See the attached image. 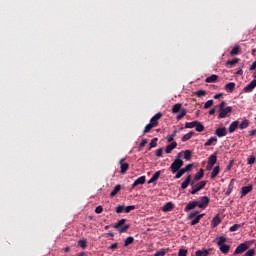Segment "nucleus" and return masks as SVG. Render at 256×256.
<instances>
[{
    "label": "nucleus",
    "mask_w": 256,
    "mask_h": 256,
    "mask_svg": "<svg viewBox=\"0 0 256 256\" xmlns=\"http://www.w3.org/2000/svg\"><path fill=\"white\" fill-rule=\"evenodd\" d=\"M226 105H227V102L225 101H222L218 105V109H219L218 119H225V117H227V115H229V113L233 111V108L231 106L225 107Z\"/></svg>",
    "instance_id": "nucleus-1"
},
{
    "label": "nucleus",
    "mask_w": 256,
    "mask_h": 256,
    "mask_svg": "<svg viewBox=\"0 0 256 256\" xmlns=\"http://www.w3.org/2000/svg\"><path fill=\"white\" fill-rule=\"evenodd\" d=\"M183 167V161L181 160V153L177 155V158L174 160V162L171 164L170 169L172 173H177L179 169Z\"/></svg>",
    "instance_id": "nucleus-2"
},
{
    "label": "nucleus",
    "mask_w": 256,
    "mask_h": 256,
    "mask_svg": "<svg viewBox=\"0 0 256 256\" xmlns=\"http://www.w3.org/2000/svg\"><path fill=\"white\" fill-rule=\"evenodd\" d=\"M126 222V219H121L114 225V229H118L119 233H125V231L131 227L129 224H125Z\"/></svg>",
    "instance_id": "nucleus-3"
},
{
    "label": "nucleus",
    "mask_w": 256,
    "mask_h": 256,
    "mask_svg": "<svg viewBox=\"0 0 256 256\" xmlns=\"http://www.w3.org/2000/svg\"><path fill=\"white\" fill-rule=\"evenodd\" d=\"M205 185H207V181H201V182L195 184L192 187V190H190L189 192L191 193V195H197V193H199V191H201V189H205Z\"/></svg>",
    "instance_id": "nucleus-4"
},
{
    "label": "nucleus",
    "mask_w": 256,
    "mask_h": 256,
    "mask_svg": "<svg viewBox=\"0 0 256 256\" xmlns=\"http://www.w3.org/2000/svg\"><path fill=\"white\" fill-rule=\"evenodd\" d=\"M249 249V245H247V242L241 243L238 245L234 251V255H241V253H245Z\"/></svg>",
    "instance_id": "nucleus-5"
},
{
    "label": "nucleus",
    "mask_w": 256,
    "mask_h": 256,
    "mask_svg": "<svg viewBox=\"0 0 256 256\" xmlns=\"http://www.w3.org/2000/svg\"><path fill=\"white\" fill-rule=\"evenodd\" d=\"M161 117H163V113L158 112L150 119V124H152L154 127H157V125H159V119H161Z\"/></svg>",
    "instance_id": "nucleus-6"
},
{
    "label": "nucleus",
    "mask_w": 256,
    "mask_h": 256,
    "mask_svg": "<svg viewBox=\"0 0 256 256\" xmlns=\"http://www.w3.org/2000/svg\"><path fill=\"white\" fill-rule=\"evenodd\" d=\"M251 191H253V185L249 184L248 186H243L241 188V199H243V197H245V195H249V193H251Z\"/></svg>",
    "instance_id": "nucleus-7"
},
{
    "label": "nucleus",
    "mask_w": 256,
    "mask_h": 256,
    "mask_svg": "<svg viewBox=\"0 0 256 256\" xmlns=\"http://www.w3.org/2000/svg\"><path fill=\"white\" fill-rule=\"evenodd\" d=\"M209 198L207 196H202L200 198V202H198V207L200 209H205L207 207V205H209Z\"/></svg>",
    "instance_id": "nucleus-8"
},
{
    "label": "nucleus",
    "mask_w": 256,
    "mask_h": 256,
    "mask_svg": "<svg viewBox=\"0 0 256 256\" xmlns=\"http://www.w3.org/2000/svg\"><path fill=\"white\" fill-rule=\"evenodd\" d=\"M147 181V178L145 176H141L138 179H136L134 181V183L132 184V189H135V187L139 186V185H145V182Z\"/></svg>",
    "instance_id": "nucleus-9"
},
{
    "label": "nucleus",
    "mask_w": 256,
    "mask_h": 256,
    "mask_svg": "<svg viewBox=\"0 0 256 256\" xmlns=\"http://www.w3.org/2000/svg\"><path fill=\"white\" fill-rule=\"evenodd\" d=\"M256 87V80H252L248 85L244 87V93H251Z\"/></svg>",
    "instance_id": "nucleus-10"
},
{
    "label": "nucleus",
    "mask_w": 256,
    "mask_h": 256,
    "mask_svg": "<svg viewBox=\"0 0 256 256\" xmlns=\"http://www.w3.org/2000/svg\"><path fill=\"white\" fill-rule=\"evenodd\" d=\"M123 161H125V159L120 160V165H121L120 173L122 175H125L127 171H129V163H123Z\"/></svg>",
    "instance_id": "nucleus-11"
},
{
    "label": "nucleus",
    "mask_w": 256,
    "mask_h": 256,
    "mask_svg": "<svg viewBox=\"0 0 256 256\" xmlns=\"http://www.w3.org/2000/svg\"><path fill=\"white\" fill-rule=\"evenodd\" d=\"M175 207V204H173V202H167L163 207H162V211L164 213H169V211H173Z\"/></svg>",
    "instance_id": "nucleus-12"
},
{
    "label": "nucleus",
    "mask_w": 256,
    "mask_h": 256,
    "mask_svg": "<svg viewBox=\"0 0 256 256\" xmlns=\"http://www.w3.org/2000/svg\"><path fill=\"white\" fill-rule=\"evenodd\" d=\"M195 207H199V201L189 202L184 211H192V209H195Z\"/></svg>",
    "instance_id": "nucleus-13"
},
{
    "label": "nucleus",
    "mask_w": 256,
    "mask_h": 256,
    "mask_svg": "<svg viewBox=\"0 0 256 256\" xmlns=\"http://www.w3.org/2000/svg\"><path fill=\"white\" fill-rule=\"evenodd\" d=\"M159 177H161L160 170L153 174V176L148 181V185H151V183H155V181H159Z\"/></svg>",
    "instance_id": "nucleus-14"
},
{
    "label": "nucleus",
    "mask_w": 256,
    "mask_h": 256,
    "mask_svg": "<svg viewBox=\"0 0 256 256\" xmlns=\"http://www.w3.org/2000/svg\"><path fill=\"white\" fill-rule=\"evenodd\" d=\"M234 187H235V179H232L228 185L227 191L225 192L226 197H229V195L233 193Z\"/></svg>",
    "instance_id": "nucleus-15"
},
{
    "label": "nucleus",
    "mask_w": 256,
    "mask_h": 256,
    "mask_svg": "<svg viewBox=\"0 0 256 256\" xmlns=\"http://www.w3.org/2000/svg\"><path fill=\"white\" fill-rule=\"evenodd\" d=\"M215 135H217V137H225V135H227V128L222 127L216 129Z\"/></svg>",
    "instance_id": "nucleus-16"
},
{
    "label": "nucleus",
    "mask_w": 256,
    "mask_h": 256,
    "mask_svg": "<svg viewBox=\"0 0 256 256\" xmlns=\"http://www.w3.org/2000/svg\"><path fill=\"white\" fill-rule=\"evenodd\" d=\"M191 179H193V176L188 175L184 180V182L181 184V189H187V187H189L191 183Z\"/></svg>",
    "instance_id": "nucleus-17"
},
{
    "label": "nucleus",
    "mask_w": 256,
    "mask_h": 256,
    "mask_svg": "<svg viewBox=\"0 0 256 256\" xmlns=\"http://www.w3.org/2000/svg\"><path fill=\"white\" fill-rule=\"evenodd\" d=\"M219 250L221 251V253H223L224 255H227V253H229V251H231V246L227 245V244H222L221 246H219Z\"/></svg>",
    "instance_id": "nucleus-18"
},
{
    "label": "nucleus",
    "mask_w": 256,
    "mask_h": 256,
    "mask_svg": "<svg viewBox=\"0 0 256 256\" xmlns=\"http://www.w3.org/2000/svg\"><path fill=\"white\" fill-rule=\"evenodd\" d=\"M238 127H239V121L232 122L228 128L229 133H235Z\"/></svg>",
    "instance_id": "nucleus-19"
},
{
    "label": "nucleus",
    "mask_w": 256,
    "mask_h": 256,
    "mask_svg": "<svg viewBox=\"0 0 256 256\" xmlns=\"http://www.w3.org/2000/svg\"><path fill=\"white\" fill-rule=\"evenodd\" d=\"M173 149H177V142H172L171 144L166 146L165 153L167 155H169V153H171V151H173Z\"/></svg>",
    "instance_id": "nucleus-20"
},
{
    "label": "nucleus",
    "mask_w": 256,
    "mask_h": 256,
    "mask_svg": "<svg viewBox=\"0 0 256 256\" xmlns=\"http://www.w3.org/2000/svg\"><path fill=\"white\" fill-rule=\"evenodd\" d=\"M205 173L203 171V168H201L195 175H194V181H201L203 179Z\"/></svg>",
    "instance_id": "nucleus-21"
},
{
    "label": "nucleus",
    "mask_w": 256,
    "mask_h": 256,
    "mask_svg": "<svg viewBox=\"0 0 256 256\" xmlns=\"http://www.w3.org/2000/svg\"><path fill=\"white\" fill-rule=\"evenodd\" d=\"M219 79V76L212 74L211 76L205 79V83H215Z\"/></svg>",
    "instance_id": "nucleus-22"
},
{
    "label": "nucleus",
    "mask_w": 256,
    "mask_h": 256,
    "mask_svg": "<svg viewBox=\"0 0 256 256\" xmlns=\"http://www.w3.org/2000/svg\"><path fill=\"white\" fill-rule=\"evenodd\" d=\"M241 53V46L237 45L230 51L231 57H234V55H239Z\"/></svg>",
    "instance_id": "nucleus-23"
},
{
    "label": "nucleus",
    "mask_w": 256,
    "mask_h": 256,
    "mask_svg": "<svg viewBox=\"0 0 256 256\" xmlns=\"http://www.w3.org/2000/svg\"><path fill=\"white\" fill-rule=\"evenodd\" d=\"M183 104L182 103H177L172 107V113L176 114L179 113L183 108Z\"/></svg>",
    "instance_id": "nucleus-24"
},
{
    "label": "nucleus",
    "mask_w": 256,
    "mask_h": 256,
    "mask_svg": "<svg viewBox=\"0 0 256 256\" xmlns=\"http://www.w3.org/2000/svg\"><path fill=\"white\" fill-rule=\"evenodd\" d=\"M215 143H217V137H211L204 144V147H211V145H215Z\"/></svg>",
    "instance_id": "nucleus-25"
},
{
    "label": "nucleus",
    "mask_w": 256,
    "mask_h": 256,
    "mask_svg": "<svg viewBox=\"0 0 256 256\" xmlns=\"http://www.w3.org/2000/svg\"><path fill=\"white\" fill-rule=\"evenodd\" d=\"M203 217H205V214H200V215L196 216V217L191 221V225H192V226L197 225V224L201 221V219H203Z\"/></svg>",
    "instance_id": "nucleus-26"
},
{
    "label": "nucleus",
    "mask_w": 256,
    "mask_h": 256,
    "mask_svg": "<svg viewBox=\"0 0 256 256\" xmlns=\"http://www.w3.org/2000/svg\"><path fill=\"white\" fill-rule=\"evenodd\" d=\"M220 223H221V218H219V216H215L212 219L211 226L213 227V229H215V227H217Z\"/></svg>",
    "instance_id": "nucleus-27"
},
{
    "label": "nucleus",
    "mask_w": 256,
    "mask_h": 256,
    "mask_svg": "<svg viewBox=\"0 0 256 256\" xmlns=\"http://www.w3.org/2000/svg\"><path fill=\"white\" fill-rule=\"evenodd\" d=\"M208 163H210V165H215L217 163V153L209 156Z\"/></svg>",
    "instance_id": "nucleus-28"
},
{
    "label": "nucleus",
    "mask_w": 256,
    "mask_h": 256,
    "mask_svg": "<svg viewBox=\"0 0 256 256\" xmlns=\"http://www.w3.org/2000/svg\"><path fill=\"white\" fill-rule=\"evenodd\" d=\"M185 115H187V109L182 108L179 112V114L176 116L177 121H181V119H183V117H185Z\"/></svg>",
    "instance_id": "nucleus-29"
},
{
    "label": "nucleus",
    "mask_w": 256,
    "mask_h": 256,
    "mask_svg": "<svg viewBox=\"0 0 256 256\" xmlns=\"http://www.w3.org/2000/svg\"><path fill=\"white\" fill-rule=\"evenodd\" d=\"M216 239L218 247H220L221 245H225V243H227V238H225L224 236H219Z\"/></svg>",
    "instance_id": "nucleus-30"
},
{
    "label": "nucleus",
    "mask_w": 256,
    "mask_h": 256,
    "mask_svg": "<svg viewBox=\"0 0 256 256\" xmlns=\"http://www.w3.org/2000/svg\"><path fill=\"white\" fill-rule=\"evenodd\" d=\"M119 191H121V185L120 184H118L114 187V189L110 193V197H115V195H117V193H119Z\"/></svg>",
    "instance_id": "nucleus-31"
},
{
    "label": "nucleus",
    "mask_w": 256,
    "mask_h": 256,
    "mask_svg": "<svg viewBox=\"0 0 256 256\" xmlns=\"http://www.w3.org/2000/svg\"><path fill=\"white\" fill-rule=\"evenodd\" d=\"M239 61H241L239 58H234L232 60H228L226 62V65H229L230 67H235L237 63H239Z\"/></svg>",
    "instance_id": "nucleus-32"
},
{
    "label": "nucleus",
    "mask_w": 256,
    "mask_h": 256,
    "mask_svg": "<svg viewBox=\"0 0 256 256\" xmlns=\"http://www.w3.org/2000/svg\"><path fill=\"white\" fill-rule=\"evenodd\" d=\"M225 89H228L230 93H233V91H235V82L227 83Z\"/></svg>",
    "instance_id": "nucleus-33"
},
{
    "label": "nucleus",
    "mask_w": 256,
    "mask_h": 256,
    "mask_svg": "<svg viewBox=\"0 0 256 256\" xmlns=\"http://www.w3.org/2000/svg\"><path fill=\"white\" fill-rule=\"evenodd\" d=\"M193 135H195V132L191 131L187 134H185L183 137H182V142L185 143L186 141H189V139H191V137H193Z\"/></svg>",
    "instance_id": "nucleus-34"
},
{
    "label": "nucleus",
    "mask_w": 256,
    "mask_h": 256,
    "mask_svg": "<svg viewBox=\"0 0 256 256\" xmlns=\"http://www.w3.org/2000/svg\"><path fill=\"white\" fill-rule=\"evenodd\" d=\"M134 242H135V238H133L132 236H129L126 238L124 242V247H129V245H132V243Z\"/></svg>",
    "instance_id": "nucleus-35"
},
{
    "label": "nucleus",
    "mask_w": 256,
    "mask_h": 256,
    "mask_svg": "<svg viewBox=\"0 0 256 256\" xmlns=\"http://www.w3.org/2000/svg\"><path fill=\"white\" fill-rule=\"evenodd\" d=\"M195 129L198 133H202V131H205V126L199 121H197Z\"/></svg>",
    "instance_id": "nucleus-36"
},
{
    "label": "nucleus",
    "mask_w": 256,
    "mask_h": 256,
    "mask_svg": "<svg viewBox=\"0 0 256 256\" xmlns=\"http://www.w3.org/2000/svg\"><path fill=\"white\" fill-rule=\"evenodd\" d=\"M220 173V168L219 166H215L212 173H211V179H215V177H217V175H219Z\"/></svg>",
    "instance_id": "nucleus-37"
},
{
    "label": "nucleus",
    "mask_w": 256,
    "mask_h": 256,
    "mask_svg": "<svg viewBox=\"0 0 256 256\" xmlns=\"http://www.w3.org/2000/svg\"><path fill=\"white\" fill-rule=\"evenodd\" d=\"M155 128L154 125L150 124H147L143 130V135H147V133H150L151 132V129Z\"/></svg>",
    "instance_id": "nucleus-38"
},
{
    "label": "nucleus",
    "mask_w": 256,
    "mask_h": 256,
    "mask_svg": "<svg viewBox=\"0 0 256 256\" xmlns=\"http://www.w3.org/2000/svg\"><path fill=\"white\" fill-rule=\"evenodd\" d=\"M241 227H243V225L241 224H234L233 226H231L229 228L230 233H235V231H239V229H241Z\"/></svg>",
    "instance_id": "nucleus-39"
},
{
    "label": "nucleus",
    "mask_w": 256,
    "mask_h": 256,
    "mask_svg": "<svg viewBox=\"0 0 256 256\" xmlns=\"http://www.w3.org/2000/svg\"><path fill=\"white\" fill-rule=\"evenodd\" d=\"M197 125V121H192V122H186L185 123V129H193Z\"/></svg>",
    "instance_id": "nucleus-40"
},
{
    "label": "nucleus",
    "mask_w": 256,
    "mask_h": 256,
    "mask_svg": "<svg viewBox=\"0 0 256 256\" xmlns=\"http://www.w3.org/2000/svg\"><path fill=\"white\" fill-rule=\"evenodd\" d=\"M195 255L196 256H207V255H209V250H205V249L198 250V251H196Z\"/></svg>",
    "instance_id": "nucleus-41"
},
{
    "label": "nucleus",
    "mask_w": 256,
    "mask_h": 256,
    "mask_svg": "<svg viewBox=\"0 0 256 256\" xmlns=\"http://www.w3.org/2000/svg\"><path fill=\"white\" fill-rule=\"evenodd\" d=\"M78 245L81 249H87V239L79 240Z\"/></svg>",
    "instance_id": "nucleus-42"
},
{
    "label": "nucleus",
    "mask_w": 256,
    "mask_h": 256,
    "mask_svg": "<svg viewBox=\"0 0 256 256\" xmlns=\"http://www.w3.org/2000/svg\"><path fill=\"white\" fill-rule=\"evenodd\" d=\"M159 141L158 138H153L150 142V147H149V151H151V149L157 147V142Z\"/></svg>",
    "instance_id": "nucleus-43"
},
{
    "label": "nucleus",
    "mask_w": 256,
    "mask_h": 256,
    "mask_svg": "<svg viewBox=\"0 0 256 256\" xmlns=\"http://www.w3.org/2000/svg\"><path fill=\"white\" fill-rule=\"evenodd\" d=\"M167 255V250L166 249H160V250H158L155 254H154V256H166Z\"/></svg>",
    "instance_id": "nucleus-44"
},
{
    "label": "nucleus",
    "mask_w": 256,
    "mask_h": 256,
    "mask_svg": "<svg viewBox=\"0 0 256 256\" xmlns=\"http://www.w3.org/2000/svg\"><path fill=\"white\" fill-rule=\"evenodd\" d=\"M240 129H247L249 127V120H244L239 125Z\"/></svg>",
    "instance_id": "nucleus-45"
},
{
    "label": "nucleus",
    "mask_w": 256,
    "mask_h": 256,
    "mask_svg": "<svg viewBox=\"0 0 256 256\" xmlns=\"http://www.w3.org/2000/svg\"><path fill=\"white\" fill-rule=\"evenodd\" d=\"M191 155H192L191 150H186L184 152V159H186V161H190L191 160Z\"/></svg>",
    "instance_id": "nucleus-46"
},
{
    "label": "nucleus",
    "mask_w": 256,
    "mask_h": 256,
    "mask_svg": "<svg viewBox=\"0 0 256 256\" xmlns=\"http://www.w3.org/2000/svg\"><path fill=\"white\" fill-rule=\"evenodd\" d=\"M125 213H131V211H135V206L131 205V206H127L124 208Z\"/></svg>",
    "instance_id": "nucleus-47"
},
{
    "label": "nucleus",
    "mask_w": 256,
    "mask_h": 256,
    "mask_svg": "<svg viewBox=\"0 0 256 256\" xmlns=\"http://www.w3.org/2000/svg\"><path fill=\"white\" fill-rule=\"evenodd\" d=\"M205 95H207V92L205 90H198L196 92L197 97H205Z\"/></svg>",
    "instance_id": "nucleus-48"
},
{
    "label": "nucleus",
    "mask_w": 256,
    "mask_h": 256,
    "mask_svg": "<svg viewBox=\"0 0 256 256\" xmlns=\"http://www.w3.org/2000/svg\"><path fill=\"white\" fill-rule=\"evenodd\" d=\"M256 161V158L255 156H250L248 159H247V164L248 165H253Z\"/></svg>",
    "instance_id": "nucleus-49"
},
{
    "label": "nucleus",
    "mask_w": 256,
    "mask_h": 256,
    "mask_svg": "<svg viewBox=\"0 0 256 256\" xmlns=\"http://www.w3.org/2000/svg\"><path fill=\"white\" fill-rule=\"evenodd\" d=\"M176 135H177V130H175L172 135L168 136V143H171V141H174Z\"/></svg>",
    "instance_id": "nucleus-50"
},
{
    "label": "nucleus",
    "mask_w": 256,
    "mask_h": 256,
    "mask_svg": "<svg viewBox=\"0 0 256 256\" xmlns=\"http://www.w3.org/2000/svg\"><path fill=\"white\" fill-rule=\"evenodd\" d=\"M209 107H213V100H208V101L204 104V109H209Z\"/></svg>",
    "instance_id": "nucleus-51"
},
{
    "label": "nucleus",
    "mask_w": 256,
    "mask_h": 256,
    "mask_svg": "<svg viewBox=\"0 0 256 256\" xmlns=\"http://www.w3.org/2000/svg\"><path fill=\"white\" fill-rule=\"evenodd\" d=\"M125 211V206L119 205L116 207V213H123Z\"/></svg>",
    "instance_id": "nucleus-52"
},
{
    "label": "nucleus",
    "mask_w": 256,
    "mask_h": 256,
    "mask_svg": "<svg viewBox=\"0 0 256 256\" xmlns=\"http://www.w3.org/2000/svg\"><path fill=\"white\" fill-rule=\"evenodd\" d=\"M197 215H199V211L191 212L188 216V219H193V218L197 217Z\"/></svg>",
    "instance_id": "nucleus-53"
},
{
    "label": "nucleus",
    "mask_w": 256,
    "mask_h": 256,
    "mask_svg": "<svg viewBox=\"0 0 256 256\" xmlns=\"http://www.w3.org/2000/svg\"><path fill=\"white\" fill-rule=\"evenodd\" d=\"M255 255V249L248 250L244 256H254Z\"/></svg>",
    "instance_id": "nucleus-54"
},
{
    "label": "nucleus",
    "mask_w": 256,
    "mask_h": 256,
    "mask_svg": "<svg viewBox=\"0 0 256 256\" xmlns=\"http://www.w3.org/2000/svg\"><path fill=\"white\" fill-rule=\"evenodd\" d=\"M156 157H163V148H159L156 150Z\"/></svg>",
    "instance_id": "nucleus-55"
},
{
    "label": "nucleus",
    "mask_w": 256,
    "mask_h": 256,
    "mask_svg": "<svg viewBox=\"0 0 256 256\" xmlns=\"http://www.w3.org/2000/svg\"><path fill=\"white\" fill-rule=\"evenodd\" d=\"M95 213H97V215L103 213V206H97L95 208Z\"/></svg>",
    "instance_id": "nucleus-56"
},
{
    "label": "nucleus",
    "mask_w": 256,
    "mask_h": 256,
    "mask_svg": "<svg viewBox=\"0 0 256 256\" xmlns=\"http://www.w3.org/2000/svg\"><path fill=\"white\" fill-rule=\"evenodd\" d=\"M178 256H187V250L185 249H180L178 251Z\"/></svg>",
    "instance_id": "nucleus-57"
},
{
    "label": "nucleus",
    "mask_w": 256,
    "mask_h": 256,
    "mask_svg": "<svg viewBox=\"0 0 256 256\" xmlns=\"http://www.w3.org/2000/svg\"><path fill=\"white\" fill-rule=\"evenodd\" d=\"M119 248V243H113L110 245L109 249H111L112 251H115V249Z\"/></svg>",
    "instance_id": "nucleus-58"
},
{
    "label": "nucleus",
    "mask_w": 256,
    "mask_h": 256,
    "mask_svg": "<svg viewBox=\"0 0 256 256\" xmlns=\"http://www.w3.org/2000/svg\"><path fill=\"white\" fill-rule=\"evenodd\" d=\"M145 145H147V139H143L140 144H139V148L143 149V147H145Z\"/></svg>",
    "instance_id": "nucleus-59"
},
{
    "label": "nucleus",
    "mask_w": 256,
    "mask_h": 256,
    "mask_svg": "<svg viewBox=\"0 0 256 256\" xmlns=\"http://www.w3.org/2000/svg\"><path fill=\"white\" fill-rule=\"evenodd\" d=\"M184 169L186 170L187 173H189V171H191V169H193V164H187Z\"/></svg>",
    "instance_id": "nucleus-60"
},
{
    "label": "nucleus",
    "mask_w": 256,
    "mask_h": 256,
    "mask_svg": "<svg viewBox=\"0 0 256 256\" xmlns=\"http://www.w3.org/2000/svg\"><path fill=\"white\" fill-rule=\"evenodd\" d=\"M181 177H183V174L180 172V170H178L176 172L175 179H181Z\"/></svg>",
    "instance_id": "nucleus-61"
},
{
    "label": "nucleus",
    "mask_w": 256,
    "mask_h": 256,
    "mask_svg": "<svg viewBox=\"0 0 256 256\" xmlns=\"http://www.w3.org/2000/svg\"><path fill=\"white\" fill-rule=\"evenodd\" d=\"M213 166H214L213 164L208 162V164L206 165L207 171H211V169H213Z\"/></svg>",
    "instance_id": "nucleus-62"
},
{
    "label": "nucleus",
    "mask_w": 256,
    "mask_h": 256,
    "mask_svg": "<svg viewBox=\"0 0 256 256\" xmlns=\"http://www.w3.org/2000/svg\"><path fill=\"white\" fill-rule=\"evenodd\" d=\"M221 97H223V93L214 95V99H221Z\"/></svg>",
    "instance_id": "nucleus-63"
},
{
    "label": "nucleus",
    "mask_w": 256,
    "mask_h": 256,
    "mask_svg": "<svg viewBox=\"0 0 256 256\" xmlns=\"http://www.w3.org/2000/svg\"><path fill=\"white\" fill-rule=\"evenodd\" d=\"M236 75H243V69H239V70L236 72Z\"/></svg>",
    "instance_id": "nucleus-64"
}]
</instances>
